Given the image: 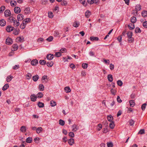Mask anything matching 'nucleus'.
I'll return each instance as SVG.
<instances>
[{"mask_svg":"<svg viewBox=\"0 0 147 147\" xmlns=\"http://www.w3.org/2000/svg\"><path fill=\"white\" fill-rule=\"evenodd\" d=\"M31 19L30 18H27L22 21V23L21 24L20 26V28L22 29H24L26 27V24L28 23V22H30Z\"/></svg>","mask_w":147,"mask_h":147,"instance_id":"f257e3e1","label":"nucleus"},{"mask_svg":"<svg viewBox=\"0 0 147 147\" xmlns=\"http://www.w3.org/2000/svg\"><path fill=\"white\" fill-rule=\"evenodd\" d=\"M5 16V17L10 16L11 15V13L10 10L7 9L4 12Z\"/></svg>","mask_w":147,"mask_h":147,"instance_id":"f03ea898","label":"nucleus"},{"mask_svg":"<svg viewBox=\"0 0 147 147\" xmlns=\"http://www.w3.org/2000/svg\"><path fill=\"white\" fill-rule=\"evenodd\" d=\"M17 18L18 20L20 21L22 20L24 18V16L23 14H20L18 15Z\"/></svg>","mask_w":147,"mask_h":147,"instance_id":"7ed1b4c3","label":"nucleus"},{"mask_svg":"<svg viewBox=\"0 0 147 147\" xmlns=\"http://www.w3.org/2000/svg\"><path fill=\"white\" fill-rule=\"evenodd\" d=\"M14 27L10 26H8L6 28V31L8 32H11L13 30Z\"/></svg>","mask_w":147,"mask_h":147,"instance_id":"20e7f679","label":"nucleus"},{"mask_svg":"<svg viewBox=\"0 0 147 147\" xmlns=\"http://www.w3.org/2000/svg\"><path fill=\"white\" fill-rule=\"evenodd\" d=\"M14 11L16 13H18L20 12L21 9L19 7H16L14 8Z\"/></svg>","mask_w":147,"mask_h":147,"instance_id":"39448f33","label":"nucleus"},{"mask_svg":"<svg viewBox=\"0 0 147 147\" xmlns=\"http://www.w3.org/2000/svg\"><path fill=\"white\" fill-rule=\"evenodd\" d=\"M12 41L11 39L10 38H8L6 39V43L8 45H10L12 44Z\"/></svg>","mask_w":147,"mask_h":147,"instance_id":"423d86ee","label":"nucleus"},{"mask_svg":"<svg viewBox=\"0 0 147 147\" xmlns=\"http://www.w3.org/2000/svg\"><path fill=\"white\" fill-rule=\"evenodd\" d=\"M72 131H76L78 129V127H77L76 124H74L72 126Z\"/></svg>","mask_w":147,"mask_h":147,"instance_id":"0eeeda50","label":"nucleus"},{"mask_svg":"<svg viewBox=\"0 0 147 147\" xmlns=\"http://www.w3.org/2000/svg\"><path fill=\"white\" fill-rule=\"evenodd\" d=\"M14 22H13V26L16 27H17L18 26L20 25V23L19 21L18 20V21L15 19V20H14Z\"/></svg>","mask_w":147,"mask_h":147,"instance_id":"6e6552de","label":"nucleus"},{"mask_svg":"<svg viewBox=\"0 0 147 147\" xmlns=\"http://www.w3.org/2000/svg\"><path fill=\"white\" fill-rule=\"evenodd\" d=\"M38 63V61L36 59H33L31 62V64L32 65H35Z\"/></svg>","mask_w":147,"mask_h":147,"instance_id":"1a4fd4ad","label":"nucleus"},{"mask_svg":"<svg viewBox=\"0 0 147 147\" xmlns=\"http://www.w3.org/2000/svg\"><path fill=\"white\" fill-rule=\"evenodd\" d=\"M30 98L31 100L34 102L36 101L37 96H36L35 94H33L31 96Z\"/></svg>","mask_w":147,"mask_h":147,"instance_id":"9d476101","label":"nucleus"},{"mask_svg":"<svg viewBox=\"0 0 147 147\" xmlns=\"http://www.w3.org/2000/svg\"><path fill=\"white\" fill-rule=\"evenodd\" d=\"M12 47H13V49H12V51H16L18 48V45L16 44H13L12 45Z\"/></svg>","mask_w":147,"mask_h":147,"instance_id":"9b49d317","label":"nucleus"},{"mask_svg":"<svg viewBox=\"0 0 147 147\" xmlns=\"http://www.w3.org/2000/svg\"><path fill=\"white\" fill-rule=\"evenodd\" d=\"M5 24L6 22L5 20L3 19L0 20V25L1 26H4L5 25Z\"/></svg>","mask_w":147,"mask_h":147,"instance_id":"f8f14e48","label":"nucleus"},{"mask_svg":"<svg viewBox=\"0 0 147 147\" xmlns=\"http://www.w3.org/2000/svg\"><path fill=\"white\" fill-rule=\"evenodd\" d=\"M24 11V13L26 14L30 13V8L28 7L25 8Z\"/></svg>","mask_w":147,"mask_h":147,"instance_id":"ddd939ff","label":"nucleus"},{"mask_svg":"<svg viewBox=\"0 0 147 147\" xmlns=\"http://www.w3.org/2000/svg\"><path fill=\"white\" fill-rule=\"evenodd\" d=\"M54 55L53 54H48L47 55V58L48 59L51 60L54 57Z\"/></svg>","mask_w":147,"mask_h":147,"instance_id":"4468645a","label":"nucleus"},{"mask_svg":"<svg viewBox=\"0 0 147 147\" xmlns=\"http://www.w3.org/2000/svg\"><path fill=\"white\" fill-rule=\"evenodd\" d=\"M69 144L70 145H72L74 143V140L73 139L71 138L68 141Z\"/></svg>","mask_w":147,"mask_h":147,"instance_id":"2eb2a0df","label":"nucleus"},{"mask_svg":"<svg viewBox=\"0 0 147 147\" xmlns=\"http://www.w3.org/2000/svg\"><path fill=\"white\" fill-rule=\"evenodd\" d=\"M129 102L130 103V106L131 107H133L135 105L134 101L133 100H129Z\"/></svg>","mask_w":147,"mask_h":147,"instance_id":"dca6fc26","label":"nucleus"},{"mask_svg":"<svg viewBox=\"0 0 147 147\" xmlns=\"http://www.w3.org/2000/svg\"><path fill=\"white\" fill-rule=\"evenodd\" d=\"M143 17H147V11H142L141 13Z\"/></svg>","mask_w":147,"mask_h":147,"instance_id":"f3484780","label":"nucleus"},{"mask_svg":"<svg viewBox=\"0 0 147 147\" xmlns=\"http://www.w3.org/2000/svg\"><path fill=\"white\" fill-rule=\"evenodd\" d=\"M107 78L108 80L111 82L113 81V78L112 75L111 74H109L108 75Z\"/></svg>","mask_w":147,"mask_h":147,"instance_id":"a211bd4d","label":"nucleus"},{"mask_svg":"<svg viewBox=\"0 0 147 147\" xmlns=\"http://www.w3.org/2000/svg\"><path fill=\"white\" fill-rule=\"evenodd\" d=\"M39 76L38 75H36L32 77V79L34 82H36L39 79Z\"/></svg>","mask_w":147,"mask_h":147,"instance_id":"6ab92c4d","label":"nucleus"},{"mask_svg":"<svg viewBox=\"0 0 147 147\" xmlns=\"http://www.w3.org/2000/svg\"><path fill=\"white\" fill-rule=\"evenodd\" d=\"M15 18L12 16L9 17L8 18V21L10 22H14Z\"/></svg>","mask_w":147,"mask_h":147,"instance_id":"aec40b11","label":"nucleus"},{"mask_svg":"<svg viewBox=\"0 0 147 147\" xmlns=\"http://www.w3.org/2000/svg\"><path fill=\"white\" fill-rule=\"evenodd\" d=\"M20 130L21 131L23 132H26V127L24 126H22L20 128Z\"/></svg>","mask_w":147,"mask_h":147,"instance_id":"412c9836","label":"nucleus"},{"mask_svg":"<svg viewBox=\"0 0 147 147\" xmlns=\"http://www.w3.org/2000/svg\"><path fill=\"white\" fill-rule=\"evenodd\" d=\"M135 9L136 10V12H137V11L140 10L141 9V6L139 4L137 5L135 7Z\"/></svg>","mask_w":147,"mask_h":147,"instance_id":"4be33fe9","label":"nucleus"},{"mask_svg":"<svg viewBox=\"0 0 147 147\" xmlns=\"http://www.w3.org/2000/svg\"><path fill=\"white\" fill-rule=\"evenodd\" d=\"M131 21L133 23H135L136 21V18L134 16L132 17L131 18Z\"/></svg>","mask_w":147,"mask_h":147,"instance_id":"5701e85b","label":"nucleus"},{"mask_svg":"<svg viewBox=\"0 0 147 147\" xmlns=\"http://www.w3.org/2000/svg\"><path fill=\"white\" fill-rule=\"evenodd\" d=\"M39 89L40 91H43L44 89V87L43 84H40L39 85Z\"/></svg>","mask_w":147,"mask_h":147,"instance_id":"b1692460","label":"nucleus"},{"mask_svg":"<svg viewBox=\"0 0 147 147\" xmlns=\"http://www.w3.org/2000/svg\"><path fill=\"white\" fill-rule=\"evenodd\" d=\"M12 78V76L11 75L8 76L6 78V81L7 82H9L11 80Z\"/></svg>","mask_w":147,"mask_h":147,"instance_id":"393cba45","label":"nucleus"},{"mask_svg":"<svg viewBox=\"0 0 147 147\" xmlns=\"http://www.w3.org/2000/svg\"><path fill=\"white\" fill-rule=\"evenodd\" d=\"M9 87V85L8 84H5L3 87L2 90L3 91L6 90Z\"/></svg>","mask_w":147,"mask_h":147,"instance_id":"a878e982","label":"nucleus"},{"mask_svg":"<svg viewBox=\"0 0 147 147\" xmlns=\"http://www.w3.org/2000/svg\"><path fill=\"white\" fill-rule=\"evenodd\" d=\"M32 140V137H28L26 138V142L27 143H31Z\"/></svg>","mask_w":147,"mask_h":147,"instance_id":"bb28decb","label":"nucleus"},{"mask_svg":"<svg viewBox=\"0 0 147 147\" xmlns=\"http://www.w3.org/2000/svg\"><path fill=\"white\" fill-rule=\"evenodd\" d=\"M90 40H96L98 41L99 40V38L98 37H93L92 36L90 37Z\"/></svg>","mask_w":147,"mask_h":147,"instance_id":"cd10ccee","label":"nucleus"},{"mask_svg":"<svg viewBox=\"0 0 147 147\" xmlns=\"http://www.w3.org/2000/svg\"><path fill=\"white\" fill-rule=\"evenodd\" d=\"M47 76H43L42 78V81L43 80H44V81H43V82L45 81V82H47V81L48 80L47 79Z\"/></svg>","mask_w":147,"mask_h":147,"instance_id":"c85d7f7f","label":"nucleus"},{"mask_svg":"<svg viewBox=\"0 0 147 147\" xmlns=\"http://www.w3.org/2000/svg\"><path fill=\"white\" fill-rule=\"evenodd\" d=\"M79 1L84 6H86L87 5V3L85 2V0H79Z\"/></svg>","mask_w":147,"mask_h":147,"instance_id":"c756f323","label":"nucleus"},{"mask_svg":"<svg viewBox=\"0 0 147 147\" xmlns=\"http://www.w3.org/2000/svg\"><path fill=\"white\" fill-rule=\"evenodd\" d=\"M42 130V127H38L36 129V132L37 133L39 134L40 133Z\"/></svg>","mask_w":147,"mask_h":147,"instance_id":"7c9ffc66","label":"nucleus"},{"mask_svg":"<svg viewBox=\"0 0 147 147\" xmlns=\"http://www.w3.org/2000/svg\"><path fill=\"white\" fill-rule=\"evenodd\" d=\"M113 119V117L111 115H110L109 116H107V119L108 121L111 122V121H112Z\"/></svg>","mask_w":147,"mask_h":147,"instance_id":"2f4dec72","label":"nucleus"},{"mask_svg":"<svg viewBox=\"0 0 147 147\" xmlns=\"http://www.w3.org/2000/svg\"><path fill=\"white\" fill-rule=\"evenodd\" d=\"M64 90L66 93L69 92L71 91L70 88L69 87H65Z\"/></svg>","mask_w":147,"mask_h":147,"instance_id":"473e14b6","label":"nucleus"},{"mask_svg":"<svg viewBox=\"0 0 147 147\" xmlns=\"http://www.w3.org/2000/svg\"><path fill=\"white\" fill-rule=\"evenodd\" d=\"M59 124L62 126L64 125L65 124V122L64 121L61 119L59 120Z\"/></svg>","mask_w":147,"mask_h":147,"instance_id":"72a5a7b5","label":"nucleus"},{"mask_svg":"<svg viewBox=\"0 0 147 147\" xmlns=\"http://www.w3.org/2000/svg\"><path fill=\"white\" fill-rule=\"evenodd\" d=\"M19 30L18 28H16V29L14 30L13 32V33L14 34L16 35L18 34L19 32Z\"/></svg>","mask_w":147,"mask_h":147,"instance_id":"f704fd0d","label":"nucleus"},{"mask_svg":"<svg viewBox=\"0 0 147 147\" xmlns=\"http://www.w3.org/2000/svg\"><path fill=\"white\" fill-rule=\"evenodd\" d=\"M109 126L111 128L113 129L115 127L114 123V121H111L109 124Z\"/></svg>","mask_w":147,"mask_h":147,"instance_id":"c9c22d12","label":"nucleus"},{"mask_svg":"<svg viewBox=\"0 0 147 147\" xmlns=\"http://www.w3.org/2000/svg\"><path fill=\"white\" fill-rule=\"evenodd\" d=\"M38 105L40 108H42L44 107V104L42 102H39L38 103Z\"/></svg>","mask_w":147,"mask_h":147,"instance_id":"e433bc0d","label":"nucleus"},{"mask_svg":"<svg viewBox=\"0 0 147 147\" xmlns=\"http://www.w3.org/2000/svg\"><path fill=\"white\" fill-rule=\"evenodd\" d=\"M50 104L52 107H54L56 105V103L55 101L52 100L50 101Z\"/></svg>","mask_w":147,"mask_h":147,"instance_id":"4c0bfd02","label":"nucleus"},{"mask_svg":"<svg viewBox=\"0 0 147 147\" xmlns=\"http://www.w3.org/2000/svg\"><path fill=\"white\" fill-rule=\"evenodd\" d=\"M80 25L79 22L75 21L73 24V26L75 27H78Z\"/></svg>","mask_w":147,"mask_h":147,"instance_id":"58836bf2","label":"nucleus"},{"mask_svg":"<svg viewBox=\"0 0 147 147\" xmlns=\"http://www.w3.org/2000/svg\"><path fill=\"white\" fill-rule=\"evenodd\" d=\"M47 66L49 67H51L53 65L54 63L53 62H48L47 63Z\"/></svg>","mask_w":147,"mask_h":147,"instance_id":"ea45409f","label":"nucleus"},{"mask_svg":"<svg viewBox=\"0 0 147 147\" xmlns=\"http://www.w3.org/2000/svg\"><path fill=\"white\" fill-rule=\"evenodd\" d=\"M10 4L12 6L14 7L16 5V2L15 1H11Z\"/></svg>","mask_w":147,"mask_h":147,"instance_id":"a19ab883","label":"nucleus"},{"mask_svg":"<svg viewBox=\"0 0 147 147\" xmlns=\"http://www.w3.org/2000/svg\"><path fill=\"white\" fill-rule=\"evenodd\" d=\"M43 95L42 92H39L37 94V97L40 98L42 97Z\"/></svg>","mask_w":147,"mask_h":147,"instance_id":"79ce46f5","label":"nucleus"},{"mask_svg":"<svg viewBox=\"0 0 147 147\" xmlns=\"http://www.w3.org/2000/svg\"><path fill=\"white\" fill-rule=\"evenodd\" d=\"M128 27L130 30H133L135 28L134 24H131L130 25H129Z\"/></svg>","mask_w":147,"mask_h":147,"instance_id":"37998d69","label":"nucleus"},{"mask_svg":"<svg viewBox=\"0 0 147 147\" xmlns=\"http://www.w3.org/2000/svg\"><path fill=\"white\" fill-rule=\"evenodd\" d=\"M141 32V30H140V28L139 27H137L135 29V32L136 33H140Z\"/></svg>","mask_w":147,"mask_h":147,"instance_id":"c03bdc74","label":"nucleus"},{"mask_svg":"<svg viewBox=\"0 0 147 147\" xmlns=\"http://www.w3.org/2000/svg\"><path fill=\"white\" fill-rule=\"evenodd\" d=\"M85 15L87 18H88L90 15V12L89 11H87L86 12Z\"/></svg>","mask_w":147,"mask_h":147,"instance_id":"a18cd8bd","label":"nucleus"},{"mask_svg":"<svg viewBox=\"0 0 147 147\" xmlns=\"http://www.w3.org/2000/svg\"><path fill=\"white\" fill-rule=\"evenodd\" d=\"M127 36L128 38L132 37V33L131 32H128L127 33Z\"/></svg>","mask_w":147,"mask_h":147,"instance_id":"49530a36","label":"nucleus"},{"mask_svg":"<svg viewBox=\"0 0 147 147\" xmlns=\"http://www.w3.org/2000/svg\"><path fill=\"white\" fill-rule=\"evenodd\" d=\"M5 6H2L0 7V13L2 12L5 9Z\"/></svg>","mask_w":147,"mask_h":147,"instance_id":"de8ad7c7","label":"nucleus"},{"mask_svg":"<svg viewBox=\"0 0 147 147\" xmlns=\"http://www.w3.org/2000/svg\"><path fill=\"white\" fill-rule=\"evenodd\" d=\"M39 63L40 64L42 65H44L45 63H46V61L44 60H41L39 61Z\"/></svg>","mask_w":147,"mask_h":147,"instance_id":"09e8293b","label":"nucleus"},{"mask_svg":"<svg viewBox=\"0 0 147 147\" xmlns=\"http://www.w3.org/2000/svg\"><path fill=\"white\" fill-rule=\"evenodd\" d=\"M59 51L61 54V53H65V52H66L67 51V50L65 48H63L61 49Z\"/></svg>","mask_w":147,"mask_h":147,"instance_id":"8fccbe9b","label":"nucleus"},{"mask_svg":"<svg viewBox=\"0 0 147 147\" xmlns=\"http://www.w3.org/2000/svg\"><path fill=\"white\" fill-rule=\"evenodd\" d=\"M53 38L52 36H50L46 39V40L49 42H51L52 41Z\"/></svg>","mask_w":147,"mask_h":147,"instance_id":"3c124183","label":"nucleus"},{"mask_svg":"<svg viewBox=\"0 0 147 147\" xmlns=\"http://www.w3.org/2000/svg\"><path fill=\"white\" fill-rule=\"evenodd\" d=\"M88 64L86 63H83L82 64V67L84 69H86L88 67Z\"/></svg>","mask_w":147,"mask_h":147,"instance_id":"603ef678","label":"nucleus"},{"mask_svg":"<svg viewBox=\"0 0 147 147\" xmlns=\"http://www.w3.org/2000/svg\"><path fill=\"white\" fill-rule=\"evenodd\" d=\"M61 54L60 52L56 53L55 55V57H60L61 56Z\"/></svg>","mask_w":147,"mask_h":147,"instance_id":"864d4df0","label":"nucleus"},{"mask_svg":"<svg viewBox=\"0 0 147 147\" xmlns=\"http://www.w3.org/2000/svg\"><path fill=\"white\" fill-rule=\"evenodd\" d=\"M134 38L133 37L128 38V41L129 42L131 43L133 42Z\"/></svg>","mask_w":147,"mask_h":147,"instance_id":"5fc2aeb1","label":"nucleus"},{"mask_svg":"<svg viewBox=\"0 0 147 147\" xmlns=\"http://www.w3.org/2000/svg\"><path fill=\"white\" fill-rule=\"evenodd\" d=\"M49 17L50 18H52L53 16V13L51 12H49L48 13Z\"/></svg>","mask_w":147,"mask_h":147,"instance_id":"6e6d98bb","label":"nucleus"},{"mask_svg":"<svg viewBox=\"0 0 147 147\" xmlns=\"http://www.w3.org/2000/svg\"><path fill=\"white\" fill-rule=\"evenodd\" d=\"M117 85L119 86H121L123 84L122 82L120 80L117 81Z\"/></svg>","mask_w":147,"mask_h":147,"instance_id":"4d7b16f0","label":"nucleus"},{"mask_svg":"<svg viewBox=\"0 0 147 147\" xmlns=\"http://www.w3.org/2000/svg\"><path fill=\"white\" fill-rule=\"evenodd\" d=\"M146 105V103H145L142 105L141 107V109L143 111H144L145 110Z\"/></svg>","mask_w":147,"mask_h":147,"instance_id":"13d9d810","label":"nucleus"},{"mask_svg":"<svg viewBox=\"0 0 147 147\" xmlns=\"http://www.w3.org/2000/svg\"><path fill=\"white\" fill-rule=\"evenodd\" d=\"M143 26L145 28H147V21H145L143 23Z\"/></svg>","mask_w":147,"mask_h":147,"instance_id":"bf43d9fd","label":"nucleus"},{"mask_svg":"<svg viewBox=\"0 0 147 147\" xmlns=\"http://www.w3.org/2000/svg\"><path fill=\"white\" fill-rule=\"evenodd\" d=\"M107 145L108 147H113V144L112 142H110L107 143Z\"/></svg>","mask_w":147,"mask_h":147,"instance_id":"052dcab7","label":"nucleus"},{"mask_svg":"<svg viewBox=\"0 0 147 147\" xmlns=\"http://www.w3.org/2000/svg\"><path fill=\"white\" fill-rule=\"evenodd\" d=\"M145 133L144 130V129H141L138 132V134H142Z\"/></svg>","mask_w":147,"mask_h":147,"instance_id":"680f3d73","label":"nucleus"},{"mask_svg":"<svg viewBox=\"0 0 147 147\" xmlns=\"http://www.w3.org/2000/svg\"><path fill=\"white\" fill-rule=\"evenodd\" d=\"M69 136L71 137H74V134L73 132H70L69 134Z\"/></svg>","mask_w":147,"mask_h":147,"instance_id":"e2e57ef3","label":"nucleus"},{"mask_svg":"<svg viewBox=\"0 0 147 147\" xmlns=\"http://www.w3.org/2000/svg\"><path fill=\"white\" fill-rule=\"evenodd\" d=\"M67 3L65 1H63L61 3L62 5L65 6L67 5Z\"/></svg>","mask_w":147,"mask_h":147,"instance_id":"0e129e2a","label":"nucleus"},{"mask_svg":"<svg viewBox=\"0 0 147 147\" xmlns=\"http://www.w3.org/2000/svg\"><path fill=\"white\" fill-rule=\"evenodd\" d=\"M19 67V66L18 65H15L14 66H13V69H14L16 70L18 69Z\"/></svg>","mask_w":147,"mask_h":147,"instance_id":"69168bd1","label":"nucleus"},{"mask_svg":"<svg viewBox=\"0 0 147 147\" xmlns=\"http://www.w3.org/2000/svg\"><path fill=\"white\" fill-rule=\"evenodd\" d=\"M55 36H59L60 35L59 33L57 31H55L54 33Z\"/></svg>","mask_w":147,"mask_h":147,"instance_id":"338daca9","label":"nucleus"},{"mask_svg":"<svg viewBox=\"0 0 147 147\" xmlns=\"http://www.w3.org/2000/svg\"><path fill=\"white\" fill-rule=\"evenodd\" d=\"M97 129L98 131H100L102 128V125L100 124H99L98 125Z\"/></svg>","mask_w":147,"mask_h":147,"instance_id":"774afa93","label":"nucleus"}]
</instances>
